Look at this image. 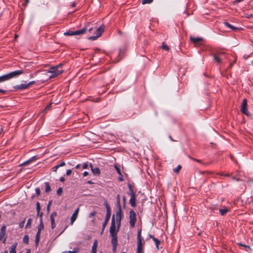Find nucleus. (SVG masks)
Wrapping results in <instances>:
<instances>
[{
	"label": "nucleus",
	"mask_w": 253,
	"mask_h": 253,
	"mask_svg": "<svg viewBox=\"0 0 253 253\" xmlns=\"http://www.w3.org/2000/svg\"><path fill=\"white\" fill-rule=\"evenodd\" d=\"M116 221L115 215L113 214L111 219V226L110 227V233L111 236L117 235L118 232L121 225V220L123 216L119 215V218L117 215H116Z\"/></svg>",
	"instance_id": "obj_1"
},
{
	"label": "nucleus",
	"mask_w": 253,
	"mask_h": 253,
	"mask_svg": "<svg viewBox=\"0 0 253 253\" xmlns=\"http://www.w3.org/2000/svg\"><path fill=\"white\" fill-rule=\"evenodd\" d=\"M23 73L24 72L23 70H16L0 76V83L8 81L13 78L17 77Z\"/></svg>",
	"instance_id": "obj_2"
},
{
	"label": "nucleus",
	"mask_w": 253,
	"mask_h": 253,
	"mask_svg": "<svg viewBox=\"0 0 253 253\" xmlns=\"http://www.w3.org/2000/svg\"><path fill=\"white\" fill-rule=\"evenodd\" d=\"M61 66L62 64H59L56 66L50 67L48 73H51V75L49 77V78L50 79L53 78L62 74L63 71L60 69Z\"/></svg>",
	"instance_id": "obj_3"
},
{
	"label": "nucleus",
	"mask_w": 253,
	"mask_h": 253,
	"mask_svg": "<svg viewBox=\"0 0 253 253\" xmlns=\"http://www.w3.org/2000/svg\"><path fill=\"white\" fill-rule=\"evenodd\" d=\"M87 30V28L84 27L81 30L77 31H69L65 32V36H78L84 34Z\"/></svg>",
	"instance_id": "obj_4"
},
{
	"label": "nucleus",
	"mask_w": 253,
	"mask_h": 253,
	"mask_svg": "<svg viewBox=\"0 0 253 253\" xmlns=\"http://www.w3.org/2000/svg\"><path fill=\"white\" fill-rule=\"evenodd\" d=\"M129 224L131 228H133L135 226V223L136 222V214L135 212L133 210H130L129 211Z\"/></svg>",
	"instance_id": "obj_5"
},
{
	"label": "nucleus",
	"mask_w": 253,
	"mask_h": 253,
	"mask_svg": "<svg viewBox=\"0 0 253 253\" xmlns=\"http://www.w3.org/2000/svg\"><path fill=\"white\" fill-rule=\"evenodd\" d=\"M117 210L116 211V215H117L118 218H119V215L123 216V211L122 210L121 204H120V197L119 195L117 196Z\"/></svg>",
	"instance_id": "obj_6"
},
{
	"label": "nucleus",
	"mask_w": 253,
	"mask_h": 253,
	"mask_svg": "<svg viewBox=\"0 0 253 253\" xmlns=\"http://www.w3.org/2000/svg\"><path fill=\"white\" fill-rule=\"evenodd\" d=\"M104 29L103 26H100L96 30V35L95 36H91L89 37L88 39L91 40H95L101 36L102 34L104 32Z\"/></svg>",
	"instance_id": "obj_7"
},
{
	"label": "nucleus",
	"mask_w": 253,
	"mask_h": 253,
	"mask_svg": "<svg viewBox=\"0 0 253 253\" xmlns=\"http://www.w3.org/2000/svg\"><path fill=\"white\" fill-rule=\"evenodd\" d=\"M35 81H32L29 82L28 84H20L16 85L13 87L15 90L19 89H25L28 88L31 84H33Z\"/></svg>",
	"instance_id": "obj_8"
},
{
	"label": "nucleus",
	"mask_w": 253,
	"mask_h": 253,
	"mask_svg": "<svg viewBox=\"0 0 253 253\" xmlns=\"http://www.w3.org/2000/svg\"><path fill=\"white\" fill-rule=\"evenodd\" d=\"M6 226H2L0 228V240L2 241L3 243H5L7 239L6 235Z\"/></svg>",
	"instance_id": "obj_9"
},
{
	"label": "nucleus",
	"mask_w": 253,
	"mask_h": 253,
	"mask_svg": "<svg viewBox=\"0 0 253 253\" xmlns=\"http://www.w3.org/2000/svg\"><path fill=\"white\" fill-rule=\"evenodd\" d=\"M247 106V99H244L243 100V102L242 103L241 111L244 114H245L247 116H249V113L248 112Z\"/></svg>",
	"instance_id": "obj_10"
},
{
	"label": "nucleus",
	"mask_w": 253,
	"mask_h": 253,
	"mask_svg": "<svg viewBox=\"0 0 253 253\" xmlns=\"http://www.w3.org/2000/svg\"><path fill=\"white\" fill-rule=\"evenodd\" d=\"M57 216V213L55 211H54L52 212L50 216V219L51 221V227L52 229H54L55 226L56 224L54 221V218Z\"/></svg>",
	"instance_id": "obj_11"
},
{
	"label": "nucleus",
	"mask_w": 253,
	"mask_h": 253,
	"mask_svg": "<svg viewBox=\"0 0 253 253\" xmlns=\"http://www.w3.org/2000/svg\"><path fill=\"white\" fill-rule=\"evenodd\" d=\"M129 195H130V198L129 199V203L131 205V206L133 207H135L136 206V203H135V194L134 192L132 191L130 193Z\"/></svg>",
	"instance_id": "obj_12"
},
{
	"label": "nucleus",
	"mask_w": 253,
	"mask_h": 253,
	"mask_svg": "<svg viewBox=\"0 0 253 253\" xmlns=\"http://www.w3.org/2000/svg\"><path fill=\"white\" fill-rule=\"evenodd\" d=\"M110 216H111V213H106L105 220V221L103 224V225H102L103 229H102V233L103 232V230H104V228H105V227L110 218Z\"/></svg>",
	"instance_id": "obj_13"
},
{
	"label": "nucleus",
	"mask_w": 253,
	"mask_h": 253,
	"mask_svg": "<svg viewBox=\"0 0 253 253\" xmlns=\"http://www.w3.org/2000/svg\"><path fill=\"white\" fill-rule=\"evenodd\" d=\"M112 239H111V243L113 246H118V239H117V235H114V236H111Z\"/></svg>",
	"instance_id": "obj_14"
},
{
	"label": "nucleus",
	"mask_w": 253,
	"mask_h": 253,
	"mask_svg": "<svg viewBox=\"0 0 253 253\" xmlns=\"http://www.w3.org/2000/svg\"><path fill=\"white\" fill-rule=\"evenodd\" d=\"M141 229L139 230L137 232V245L142 246V239L141 238Z\"/></svg>",
	"instance_id": "obj_15"
},
{
	"label": "nucleus",
	"mask_w": 253,
	"mask_h": 253,
	"mask_svg": "<svg viewBox=\"0 0 253 253\" xmlns=\"http://www.w3.org/2000/svg\"><path fill=\"white\" fill-rule=\"evenodd\" d=\"M98 242L97 240H94L93 245L92 246L91 252L92 253H96L97 248Z\"/></svg>",
	"instance_id": "obj_16"
},
{
	"label": "nucleus",
	"mask_w": 253,
	"mask_h": 253,
	"mask_svg": "<svg viewBox=\"0 0 253 253\" xmlns=\"http://www.w3.org/2000/svg\"><path fill=\"white\" fill-rule=\"evenodd\" d=\"M43 228H44V225H43V223L42 215L41 214L40 220V223L38 227V230L41 231Z\"/></svg>",
	"instance_id": "obj_17"
},
{
	"label": "nucleus",
	"mask_w": 253,
	"mask_h": 253,
	"mask_svg": "<svg viewBox=\"0 0 253 253\" xmlns=\"http://www.w3.org/2000/svg\"><path fill=\"white\" fill-rule=\"evenodd\" d=\"M37 157L36 156H33L32 158H31L29 160L24 162L23 163H22L20 166H26L27 164H29L30 163L32 162V161L36 160Z\"/></svg>",
	"instance_id": "obj_18"
},
{
	"label": "nucleus",
	"mask_w": 253,
	"mask_h": 253,
	"mask_svg": "<svg viewBox=\"0 0 253 253\" xmlns=\"http://www.w3.org/2000/svg\"><path fill=\"white\" fill-rule=\"evenodd\" d=\"M90 167L91 168V169L92 171V172L94 174H99L100 173V170L98 168H93L92 165L91 164H90Z\"/></svg>",
	"instance_id": "obj_19"
},
{
	"label": "nucleus",
	"mask_w": 253,
	"mask_h": 253,
	"mask_svg": "<svg viewBox=\"0 0 253 253\" xmlns=\"http://www.w3.org/2000/svg\"><path fill=\"white\" fill-rule=\"evenodd\" d=\"M190 40L192 42H193L194 44H196L199 42L201 41L202 40V38H194V37H190Z\"/></svg>",
	"instance_id": "obj_20"
},
{
	"label": "nucleus",
	"mask_w": 253,
	"mask_h": 253,
	"mask_svg": "<svg viewBox=\"0 0 253 253\" xmlns=\"http://www.w3.org/2000/svg\"><path fill=\"white\" fill-rule=\"evenodd\" d=\"M40 235H41V231H39L38 230V232L36 234V239H35V244H36V246H37L39 244V242L40 241Z\"/></svg>",
	"instance_id": "obj_21"
},
{
	"label": "nucleus",
	"mask_w": 253,
	"mask_h": 253,
	"mask_svg": "<svg viewBox=\"0 0 253 253\" xmlns=\"http://www.w3.org/2000/svg\"><path fill=\"white\" fill-rule=\"evenodd\" d=\"M224 25L227 28L231 29L233 31H235L237 29V28L234 27V26L230 24L229 23L227 22H224L223 23Z\"/></svg>",
	"instance_id": "obj_22"
},
{
	"label": "nucleus",
	"mask_w": 253,
	"mask_h": 253,
	"mask_svg": "<svg viewBox=\"0 0 253 253\" xmlns=\"http://www.w3.org/2000/svg\"><path fill=\"white\" fill-rule=\"evenodd\" d=\"M150 237L153 239V240L155 242V244H156V248L157 249V250H159V245L160 243V241L156 239V238H155L154 236H151L150 235Z\"/></svg>",
	"instance_id": "obj_23"
},
{
	"label": "nucleus",
	"mask_w": 253,
	"mask_h": 253,
	"mask_svg": "<svg viewBox=\"0 0 253 253\" xmlns=\"http://www.w3.org/2000/svg\"><path fill=\"white\" fill-rule=\"evenodd\" d=\"M78 217V215L76 214L73 213L71 217V221H70V225H73L75 221L76 220V219Z\"/></svg>",
	"instance_id": "obj_24"
},
{
	"label": "nucleus",
	"mask_w": 253,
	"mask_h": 253,
	"mask_svg": "<svg viewBox=\"0 0 253 253\" xmlns=\"http://www.w3.org/2000/svg\"><path fill=\"white\" fill-rule=\"evenodd\" d=\"M44 185H45V192L46 193L49 192L51 190L49 183L48 182H46L44 183Z\"/></svg>",
	"instance_id": "obj_25"
},
{
	"label": "nucleus",
	"mask_w": 253,
	"mask_h": 253,
	"mask_svg": "<svg viewBox=\"0 0 253 253\" xmlns=\"http://www.w3.org/2000/svg\"><path fill=\"white\" fill-rule=\"evenodd\" d=\"M17 246V244H13L11 247H10V250L9 251L10 253H16V248Z\"/></svg>",
	"instance_id": "obj_26"
},
{
	"label": "nucleus",
	"mask_w": 253,
	"mask_h": 253,
	"mask_svg": "<svg viewBox=\"0 0 253 253\" xmlns=\"http://www.w3.org/2000/svg\"><path fill=\"white\" fill-rule=\"evenodd\" d=\"M228 211V210L227 208L219 210V212L221 215H224Z\"/></svg>",
	"instance_id": "obj_27"
},
{
	"label": "nucleus",
	"mask_w": 253,
	"mask_h": 253,
	"mask_svg": "<svg viewBox=\"0 0 253 253\" xmlns=\"http://www.w3.org/2000/svg\"><path fill=\"white\" fill-rule=\"evenodd\" d=\"M23 242L26 244H28L29 243V236L28 235H25L23 239Z\"/></svg>",
	"instance_id": "obj_28"
},
{
	"label": "nucleus",
	"mask_w": 253,
	"mask_h": 253,
	"mask_svg": "<svg viewBox=\"0 0 253 253\" xmlns=\"http://www.w3.org/2000/svg\"><path fill=\"white\" fill-rule=\"evenodd\" d=\"M36 210L37 211V215H39V211H41V206L39 202L36 203Z\"/></svg>",
	"instance_id": "obj_29"
},
{
	"label": "nucleus",
	"mask_w": 253,
	"mask_h": 253,
	"mask_svg": "<svg viewBox=\"0 0 253 253\" xmlns=\"http://www.w3.org/2000/svg\"><path fill=\"white\" fill-rule=\"evenodd\" d=\"M161 47L163 49H164L166 51L169 50V46L166 44H165L164 42H163Z\"/></svg>",
	"instance_id": "obj_30"
},
{
	"label": "nucleus",
	"mask_w": 253,
	"mask_h": 253,
	"mask_svg": "<svg viewBox=\"0 0 253 253\" xmlns=\"http://www.w3.org/2000/svg\"><path fill=\"white\" fill-rule=\"evenodd\" d=\"M105 207H106V210H107V212H106V213H111V211H110V206H109V205H108V204L107 203V202H105Z\"/></svg>",
	"instance_id": "obj_31"
},
{
	"label": "nucleus",
	"mask_w": 253,
	"mask_h": 253,
	"mask_svg": "<svg viewBox=\"0 0 253 253\" xmlns=\"http://www.w3.org/2000/svg\"><path fill=\"white\" fill-rule=\"evenodd\" d=\"M32 220L31 218H29L26 225V228H27L28 227H30L31 226Z\"/></svg>",
	"instance_id": "obj_32"
},
{
	"label": "nucleus",
	"mask_w": 253,
	"mask_h": 253,
	"mask_svg": "<svg viewBox=\"0 0 253 253\" xmlns=\"http://www.w3.org/2000/svg\"><path fill=\"white\" fill-rule=\"evenodd\" d=\"M137 253H144L142 251V246L137 245Z\"/></svg>",
	"instance_id": "obj_33"
},
{
	"label": "nucleus",
	"mask_w": 253,
	"mask_h": 253,
	"mask_svg": "<svg viewBox=\"0 0 253 253\" xmlns=\"http://www.w3.org/2000/svg\"><path fill=\"white\" fill-rule=\"evenodd\" d=\"M153 0H142V3L143 4H150L152 2Z\"/></svg>",
	"instance_id": "obj_34"
},
{
	"label": "nucleus",
	"mask_w": 253,
	"mask_h": 253,
	"mask_svg": "<svg viewBox=\"0 0 253 253\" xmlns=\"http://www.w3.org/2000/svg\"><path fill=\"white\" fill-rule=\"evenodd\" d=\"M213 59H214V60H215L217 63H220V58H219L218 56H216L215 55H213Z\"/></svg>",
	"instance_id": "obj_35"
},
{
	"label": "nucleus",
	"mask_w": 253,
	"mask_h": 253,
	"mask_svg": "<svg viewBox=\"0 0 253 253\" xmlns=\"http://www.w3.org/2000/svg\"><path fill=\"white\" fill-rule=\"evenodd\" d=\"M181 169V166L180 165H178L176 168H175L173 169V170L175 172L178 173L179 172V171Z\"/></svg>",
	"instance_id": "obj_36"
},
{
	"label": "nucleus",
	"mask_w": 253,
	"mask_h": 253,
	"mask_svg": "<svg viewBox=\"0 0 253 253\" xmlns=\"http://www.w3.org/2000/svg\"><path fill=\"white\" fill-rule=\"evenodd\" d=\"M62 193V188L60 187L57 190V194L58 196H60Z\"/></svg>",
	"instance_id": "obj_37"
},
{
	"label": "nucleus",
	"mask_w": 253,
	"mask_h": 253,
	"mask_svg": "<svg viewBox=\"0 0 253 253\" xmlns=\"http://www.w3.org/2000/svg\"><path fill=\"white\" fill-rule=\"evenodd\" d=\"M25 220H26V218H25L23 221H22L20 223H19V227L22 228L24 227V224L25 223Z\"/></svg>",
	"instance_id": "obj_38"
},
{
	"label": "nucleus",
	"mask_w": 253,
	"mask_h": 253,
	"mask_svg": "<svg viewBox=\"0 0 253 253\" xmlns=\"http://www.w3.org/2000/svg\"><path fill=\"white\" fill-rule=\"evenodd\" d=\"M115 168L116 170H117L118 173L119 175H122V173H121V170H120V168L117 166H115Z\"/></svg>",
	"instance_id": "obj_39"
},
{
	"label": "nucleus",
	"mask_w": 253,
	"mask_h": 253,
	"mask_svg": "<svg viewBox=\"0 0 253 253\" xmlns=\"http://www.w3.org/2000/svg\"><path fill=\"white\" fill-rule=\"evenodd\" d=\"M96 214V211H93L89 214L88 217L89 218H91L92 217L94 216Z\"/></svg>",
	"instance_id": "obj_40"
},
{
	"label": "nucleus",
	"mask_w": 253,
	"mask_h": 253,
	"mask_svg": "<svg viewBox=\"0 0 253 253\" xmlns=\"http://www.w3.org/2000/svg\"><path fill=\"white\" fill-rule=\"evenodd\" d=\"M35 191H36V193L37 196H39L41 193L40 188H36L35 189Z\"/></svg>",
	"instance_id": "obj_41"
},
{
	"label": "nucleus",
	"mask_w": 253,
	"mask_h": 253,
	"mask_svg": "<svg viewBox=\"0 0 253 253\" xmlns=\"http://www.w3.org/2000/svg\"><path fill=\"white\" fill-rule=\"evenodd\" d=\"M51 203H52V202L50 201L49 202V203L48 204V205H47V211L48 212H49V211L50 210V207Z\"/></svg>",
	"instance_id": "obj_42"
},
{
	"label": "nucleus",
	"mask_w": 253,
	"mask_h": 253,
	"mask_svg": "<svg viewBox=\"0 0 253 253\" xmlns=\"http://www.w3.org/2000/svg\"><path fill=\"white\" fill-rule=\"evenodd\" d=\"M79 251V249L78 248H75L74 249V250L71 251L72 253H77Z\"/></svg>",
	"instance_id": "obj_43"
},
{
	"label": "nucleus",
	"mask_w": 253,
	"mask_h": 253,
	"mask_svg": "<svg viewBox=\"0 0 253 253\" xmlns=\"http://www.w3.org/2000/svg\"><path fill=\"white\" fill-rule=\"evenodd\" d=\"M244 247L247 249L246 251H252V249L250 248V246H247V245H243Z\"/></svg>",
	"instance_id": "obj_44"
},
{
	"label": "nucleus",
	"mask_w": 253,
	"mask_h": 253,
	"mask_svg": "<svg viewBox=\"0 0 253 253\" xmlns=\"http://www.w3.org/2000/svg\"><path fill=\"white\" fill-rule=\"evenodd\" d=\"M82 167L83 169H85L88 167V164L87 163H84Z\"/></svg>",
	"instance_id": "obj_45"
},
{
	"label": "nucleus",
	"mask_w": 253,
	"mask_h": 253,
	"mask_svg": "<svg viewBox=\"0 0 253 253\" xmlns=\"http://www.w3.org/2000/svg\"><path fill=\"white\" fill-rule=\"evenodd\" d=\"M80 209L79 208H77L74 211L73 213L76 214V215H78V213L79 212Z\"/></svg>",
	"instance_id": "obj_46"
},
{
	"label": "nucleus",
	"mask_w": 253,
	"mask_h": 253,
	"mask_svg": "<svg viewBox=\"0 0 253 253\" xmlns=\"http://www.w3.org/2000/svg\"><path fill=\"white\" fill-rule=\"evenodd\" d=\"M59 168L58 166L57 165L55 166V167H54L52 169H53V171L55 172L57 171V169Z\"/></svg>",
	"instance_id": "obj_47"
},
{
	"label": "nucleus",
	"mask_w": 253,
	"mask_h": 253,
	"mask_svg": "<svg viewBox=\"0 0 253 253\" xmlns=\"http://www.w3.org/2000/svg\"><path fill=\"white\" fill-rule=\"evenodd\" d=\"M72 172V171L71 169H68L67 171H66V175H70L71 174Z\"/></svg>",
	"instance_id": "obj_48"
},
{
	"label": "nucleus",
	"mask_w": 253,
	"mask_h": 253,
	"mask_svg": "<svg viewBox=\"0 0 253 253\" xmlns=\"http://www.w3.org/2000/svg\"><path fill=\"white\" fill-rule=\"evenodd\" d=\"M65 162H62L59 165H58L57 166H58L59 168H60L61 167H63V166H65Z\"/></svg>",
	"instance_id": "obj_49"
},
{
	"label": "nucleus",
	"mask_w": 253,
	"mask_h": 253,
	"mask_svg": "<svg viewBox=\"0 0 253 253\" xmlns=\"http://www.w3.org/2000/svg\"><path fill=\"white\" fill-rule=\"evenodd\" d=\"M0 92L2 93V94H4V93H5L6 91L5 90L2 89H0Z\"/></svg>",
	"instance_id": "obj_50"
},
{
	"label": "nucleus",
	"mask_w": 253,
	"mask_h": 253,
	"mask_svg": "<svg viewBox=\"0 0 253 253\" xmlns=\"http://www.w3.org/2000/svg\"><path fill=\"white\" fill-rule=\"evenodd\" d=\"M88 174V172L87 171H84V173H83V176H86Z\"/></svg>",
	"instance_id": "obj_51"
},
{
	"label": "nucleus",
	"mask_w": 253,
	"mask_h": 253,
	"mask_svg": "<svg viewBox=\"0 0 253 253\" xmlns=\"http://www.w3.org/2000/svg\"><path fill=\"white\" fill-rule=\"evenodd\" d=\"M117 246H113V251L114 253L116 252Z\"/></svg>",
	"instance_id": "obj_52"
},
{
	"label": "nucleus",
	"mask_w": 253,
	"mask_h": 253,
	"mask_svg": "<svg viewBox=\"0 0 253 253\" xmlns=\"http://www.w3.org/2000/svg\"><path fill=\"white\" fill-rule=\"evenodd\" d=\"M60 180L61 182H64L65 181V179H64V178L63 177H61L60 178Z\"/></svg>",
	"instance_id": "obj_53"
},
{
	"label": "nucleus",
	"mask_w": 253,
	"mask_h": 253,
	"mask_svg": "<svg viewBox=\"0 0 253 253\" xmlns=\"http://www.w3.org/2000/svg\"><path fill=\"white\" fill-rule=\"evenodd\" d=\"M123 199L124 206H125V205H126V197L125 196H124Z\"/></svg>",
	"instance_id": "obj_54"
},
{
	"label": "nucleus",
	"mask_w": 253,
	"mask_h": 253,
	"mask_svg": "<svg viewBox=\"0 0 253 253\" xmlns=\"http://www.w3.org/2000/svg\"><path fill=\"white\" fill-rule=\"evenodd\" d=\"M80 164L77 165L75 167V168H76V169H79V168H80Z\"/></svg>",
	"instance_id": "obj_55"
},
{
	"label": "nucleus",
	"mask_w": 253,
	"mask_h": 253,
	"mask_svg": "<svg viewBox=\"0 0 253 253\" xmlns=\"http://www.w3.org/2000/svg\"><path fill=\"white\" fill-rule=\"evenodd\" d=\"M63 253H72V252L70 251L67 252H64Z\"/></svg>",
	"instance_id": "obj_56"
},
{
	"label": "nucleus",
	"mask_w": 253,
	"mask_h": 253,
	"mask_svg": "<svg viewBox=\"0 0 253 253\" xmlns=\"http://www.w3.org/2000/svg\"><path fill=\"white\" fill-rule=\"evenodd\" d=\"M41 214H42H42H42V212H41L40 211H39V215H37L38 216H40V218H41Z\"/></svg>",
	"instance_id": "obj_57"
},
{
	"label": "nucleus",
	"mask_w": 253,
	"mask_h": 253,
	"mask_svg": "<svg viewBox=\"0 0 253 253\" xmlns=\"http://www.w3.org/2000/svg\"><path fill=\"white\" fill-rule=\"evenodd\" d=\"M87 183L90 184L93 183V182L90 180L88 181Z\"/></svg>",
	"instance_id": "obj_58"
},
{
	"label": "nucleus",
	"mask_w": 253,
	"mask_h": 253,
	"mask_svg": "<svg viewBox=\"0 0 253 253\" xmlns=\"http://www.w3.org/2000/svg\"><path fill=\"white\" fill-rule=\"evenodd\" d=\"M75 5H76V3H74V2H73V3L71 4V6H72V7H75Z\"/></svg>",
	"instance_id": "obj_59"
},
{
	"label": "nucleus",
	"mask_w": 253,
	"mask_h": 253,
	"mask_svg": "<svg viewBox=\"0 0 253 253\" xmlns=\"http://www.w3.org/2000/svg\"><path fill=\"white\" fill-rule=\"evenodd\" d=\"M29 2V0H25V2H26V4H28Z\"/></svg>",
	"instance_id": "obj_60"
},
{
	"label": "nucleus",
	"mask_w": 253,
	"mask_h": 253,
	"mask_svg": "<svg viewBox=\"0 0 253 253\" xmlns=\"http://www.w3.org/2000/svg\"><path fill=\"white\" fill-rule=\"evenodd\" d=\"M232 179H233V180H238V179H236V178H235V177H234V176H233V177H232Z\"/></svg>",
	"instance_id": "obj_61"
},
{
	"label": "nucleus",
	"mask_w": 253,
	"mask_h": 253,
	"mask_svg": "<svg viewBox=\"0 0 253 253\" xmlns=\"http://www.w3.org/2000/svg\"><path fill=\"white\" fill-rule=\"evenodd\" d=\"M92 30V28H90L88 29L89 32H91Z\"/></svg>",
	"instance_id": "obj_62"
},
{
	"label": "nucleus",
	"mask_w": 253,
	"mask_h": 253,
	"mask_svg": "<svg viewBox=\"0 0 253 253\" xmlns=\"http://www.w3.org/2000/svg\"><path fill=\"white\" fill-rule=\"evenodd\" d=\"M195 161L199 163H200L201 162V160H196Z\"/></svg>",
	"instance_id": "obj_63"
},
{
	"label": "nucleus",
	"mask_w": 253,
	"mask_h": 253,
	"mask_svg": "<svg viewBox=\"0 0 253 253\" xmlns=\"http://www.w3.org/2000/svg\"><path fill=\"white\" fill-rule=\"evenodd\" d=\"M248 57H249V56H246V55L244 56V57L245 59H247Z\"/></svg>",
	"instance_id": "obj_64"
}]
</instances>
